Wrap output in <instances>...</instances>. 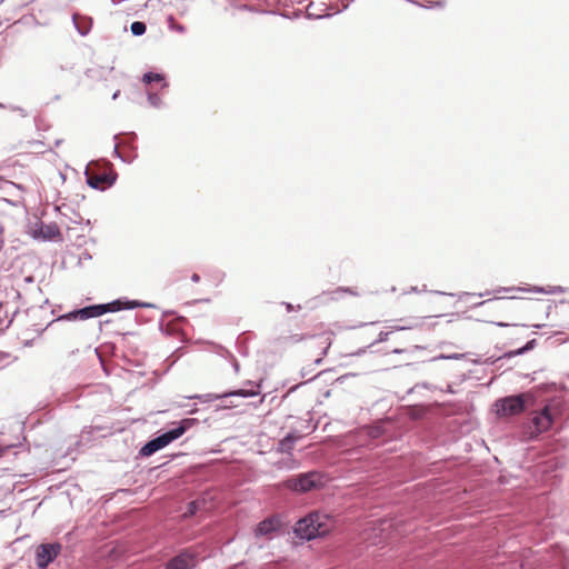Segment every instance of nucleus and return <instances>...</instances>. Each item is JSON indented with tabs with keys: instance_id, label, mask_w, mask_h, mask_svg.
I'll return each mask as SVG.
<instances>
[{
	"instance_id": "nucleus-8",
	"label": "nucleus",
	"mask_w": 569,
	"mask_h": 569,
	"mask_svg": "<svg viewBox=\"0 0 569 569\" xmlns=\"http://www.w3.org/2000/svg\"><path fill=\"white\" fill-rule=\"evenodd\" d=\"M139 306H140V303L137 301H130V302L122 303L120 300H116V301H112V302L106 303V305L89 306V307H87V310H89L91 318H97V317L102 316L106 312L119 311L122 308L132 309V308H136Z\"/></svg>"
},
{
	"instance_id": "nucleus-2",
	"label": "nucleus",
	"mask_w": 569,
	"mask_h": 569,
	"mask_svg": "<svg viewBox=\"0 0 569 569\" xmlns=\"http://www.w3.org/2000/svg\"><path fill=\"white\" fill-rule=\"evenodd\" d=\"M335 528V520L331 516L311 512L307 517L300 519L295 526L297 537L311 540L329 533Z\"/></svg>"
},
{
	"instance_id": "nucleus-21",
	"label": "nucleus",
	"mask_w": 569,
	"mask_h": 569,
	"mask_svg": "<svg viewBox=\"0 0 569 569\" xmlns=\"http://www.w3.org/2000/svg\"><path fill=\"white\" fill-rule=\"evenodd\" d=\"M6 451H7V448L0 447V457H2Z\"/></svg>"
},
{
	"instance_id": "nucleus-9",
	"label": "nucleus",
	"mask_w": 569,
	"mask_h": 569,
	"mask_svg": "<svg viewBox=\"0 0 569 569\" xmlns=\"http://www.w3.org/2000/svg\"><path fill=\"white\" fill-rule=\"evenodd\" d=\"M197 565V553L187 549L167 563V569H191Z\"/></svg>"
},
{
	"instance_id": "nucleus-16",
	"label": "nucleus",
	"mask_w": 569,
	"mask_h": 569,
	"mask_svg": "<svg viewBox=\"0 0 569 569\" xmlns=\"http://www.w3.org/2000/svg\"><path fill=\"white\" fill-rule=\"evenodd\" d=\"M72 316H73V318L80 319V320H87V319L91 318L89 310H87V307L74 311Z\"/></svg>"
},
{
	"instance_id": "nucleus-15",
	"label": "nucleus",
	"mask_w": 569,
	"mask_h": 569,
	"mask_svg": "<svg viewBox=\"0 0 569 569\" xmlns=\"http://www.w3.org/2000/svg\"><path fill=\"white\" fill-rule=\"evenodd\" d=\"M131 32L134 34V36H142L144 32H146V24L141 21H134L131 27Z\"/></svg>"
},
{
	"instance_id": "nucleus-19",
	"label": "nucleus",
	"mask_w": 569,
	"mask_h": 569,
	"mask_svg": "<svg viewBox=\"0 0 569 569\" xmlns=\"http://www.w3.org/2000/svg\"><path fill=\"white\" fill-rule=\"evenodd\" d=\"M194 512H196V502L193 501L189 505V513L193 515Z\"/></svg>"
},
{
	"instance_id": "nucleus-18",
	"label": "nucleus",
	"mask_w": 569,
	"mask_h": 569,
	"mask_svg": "<svg viewBox=\"0 0 569 569\" xmlns=\"http://www.w3.org/2000/svg\"><path fill=\"white\" fill-rule=\"evenodd\" d=\"M171 28L177 30L178 32H184V30H186V28L183 26L178 24V23H172Z\"/></svg>"
},
{
	"instance_id": "nucleus-13",
	"label": "nucleus",
	"mask_w": 569,
	"mask_h": 569,
	"mask_svg": "<svg viewBox=\"0 0 569 569\" xmlns=\"http://www.w3.org/2000/svg\"><path fill=\"white\" fill-rule=\"evenodd\" d=\"M280 527V519L278 517H270L261 522L256 528V536H268Z\"/></svg>"
},
{
	"instance_id": "nucleus-10",
	"label": "nucleus",
	"mask_w": 569,
	"mask_h": 569,
	"mask_svg": "<svg viewBox=\"0 0 569 569\" xmlns=\"http://www.w3.org/2000/svg\"><path fill=\"white\" fill-rule=\"evenodd\" d=\"M32 236L43 240H56L61 238V232L56 223L37 222L32 227Z\"/></svg>"
},
{
	"instance_id": "nucleus-5",
	"label": "nucleus",
	"mask_w": 569,
	"mask_h": 569,
	"mask_svg": "<svg viewBox=\"0 0 569 569\" xmlns=\"http://www.w3.org/2000/svg\"><path fill=\"white\" fill-rule=\"evenodd\" d=\"M529 398L528 395L521 393L517 396L506 397L496 402V411L499 416L510 417L519 415L525 409L526 400Z\"/></svg>"
},
{
	"instance_id": "nucleus-17",
	"label": "nucleus",
	"mask_w": 569,
	"mask_h": 569,
	"mask_svg": "<svg viewBox=\"0 0 569 569\" xmlns=\"http://www.w3.org/2000/svg\"><path fill=\"white\" fill-rule=\"evenodd\" d=\"M222 279H223V273H221V272H217L213 277V281L216 284H219L222 281Z\"/></svg>"
},
{
	"instance_id": "nucleus-20",
	"label": "nucleus",
	"mask_w": 569,
	"mask_h": 569,
	"mask_svg": "<svg viewBox=\"0 0 569 569\" xmlns=\"http://www.w3.org/2000/svg\"><path fill=\"white\" fill-rule=\"evenodd\" d=\"M191 280H192L193 282H199V281H200V276H199L198 273H193V274L191 276Z\"/></svg>"
},
{
	"instance_id": "nucleus-1",
	"label": "nucleus",
	"mask_w": 569,
	"mask_h": 569,
	"mask_svg": "<svg viewBox=\"0 0 569 569\" xmlns=\"http://www.w3.org/2000/svg\"><path fill=\"white\" fill-rule=\"evenodd\" d=\"M305 340L307 341V350L310 357L315 358L316 361L321 360L331 346L330 333L323 332L317 336L305 337L303 335L291 330L282 332L277 338V343L279 347L287 349Z\"/></svg>"
},
{
	"instance_id": "nucleus-11",
	"label": "nucleus",
	"mask_w": 569,
	"mask_h": 569,
	"mask_svg": "<svg viewBox=\"0 0 569 569\" xmlns=\"http://www.w3.org/2000/svg\"><path fill=\"white\" fill-rule=\"evenodd\" d=\"M537 433L545 432L550 429L553 423V415L551 408L546 406L541 411L536 412L531 419Z\"/></svg>"
},
{
	"instance_id": "nucleus-7",
	"label": "nucleus",
	"mask_w": 569,
	"mask_h": 569,
	"mask_svg": "<svg viewBox=\"0 0 569 569\" xmlns=\"http://www.w3.org/2000/svg\"><path fill=\"white\" fill-rule=\"evenodd\" d=\"M61 551L60 543H42L37 548V565L44 569Z\"/></svg>"
},
{
	"instance_id": "nucleus-12",
	"label": "nucleus",
	"mask_w": 569,
	"mask_h": 569,
	"mask_svg": "<svg viewBox=\"0 0 569 569\" xmlns=\"http://www.w3.org/2000/svg\"><path fill=\"white\" fill-rule=\"evenodd\" d=\"M113 178L103 172H89L87 173L88 184L94 189L103 190L113 183Z\"/></svg>"
},
{
	"instance_id": "nucleus-14",
	"label": "nucleus",
	"mask_w": 569,
	"mask_h": 569,
	"mask_svg": "<svg viewBox=\"0 0 569 569\" xmlns=\"http://www.w3.org/2000/svg\"><path fill=\"white\" fill-rule=\"evenodd\" d=\"M301 436L289 433L282 440L278 443V450L280 452H290L296 443L297 440H299Z\"/></svg>"
},
{
	"instance_id": "nucleus-4",
	"label": "nucleus",
	"mask_w": 569,
	"mask_h": 569,
	"mask_svg": "<svg viewBox=\"0 0 569 569\" xmlns=\"http://www.w3.org/2000/svg\"><path fill=\"white\" fill-rule=\"evenodd\" d=\"M283 486L297 492H307L321 488L323 486V477L318 472L302 473L286 480Z\"/></svg>"
},
{
	"instance_id": "nucleus-3",
	"label": "nucleus",
	"mask_w": 569,
	"mask_h": 569,
	"mask_svg": "<svg viewBox=\"0 0 569 569\" xmlns=\"http://www.w3.org/2000/svg\"><path fill=\"white\" fill-rule=\"evenodd\" d=\"M186 422L187 421H183L177 428H174L172 430H169V431L162 433L161 436H159V437L150 440L149 442H147L141 448L140 453L142 456H146V457L151 456L156 451H158V450L164 448L166 446H168L173 440L180 438L186 432V430H187Z\"/></svg>"
},
{
	"instance_id": "nucleus-6",
	"label": "nucleus",
	"mask_w": 569,
	"mask_h": 569,
	"mask_svg": "<svg viewBox=\"0 0 569 569\" xmlns=\"http://www.w3.org/2000/svg\"><path fill=\"white\" fill-rule=\"evenodd\" d=\"M143 82L148 86H150L148 90V99L149 102L153 107H159L161 104V98L157 92H152L153 89H164L167 88V82L162 74L148 72L143 74L142 78Z\"/></svg>"
}]
</instances>
